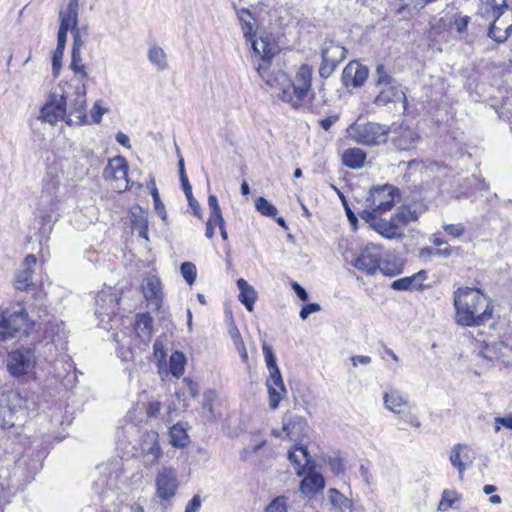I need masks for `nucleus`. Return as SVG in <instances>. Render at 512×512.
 Wrapping results in <instances>:
<instances>
[{
  "label": "nucleus",
  "mask_w": 512,
  "mask_h": 512,
  "mask_svg": "<svg viewBox=\"0 0 512 512\" xmlns=\"http://www.w3.org/2000/svg\"><path fill=\"white\" fill-rule=\"evenodd\" d=\"M78 24L75 25L73 28H70L69 31L73 34V47L72 51H80L82 52V49L85 45V40L81 37L80 31L78 29Z\"/></svg>",
  "instance_id": "obj_54"
},
{
  "label": "nucleus",
  "mask_w": 512,
  "mask_h": 512,
  "mask_svg": "<svg viewBox=\"0 0 512 512\" xmlns=\"http://www.w3.org/2000/svg\"><path fill=\"white\" fill-rule=\"evenodd\" d=\"M255 208L261 215L267 217H275L278 213L277 208L264 197H258L255 200Z\"/></svg>",
  "instance_id": "obj_41"
},
{
  "label": "nucleus",
  "mask_w": 512,
  "mask_h": 512,
  "mask_svg": "<svg viewBox=\"0 0 512 512\" xmlns=\"http://www.w3.org/2000/svg\"><path fill=\"white\" fill-rule=\"evenodd\" d=\"M119 305V297L116 292L108 290H102L96 297V310L95 315L99 320V325L102 328L109 330L111 326L110 322L113 317L116 316Z\"/></svg>",
  "instance_id": "obj_11"
},
{
  "label": "nucleus",
  "mask_w": 512,
  "mask_h": 512,
  "mask_svg": "<svg viewBox=\"0 0 512 512\" xmlns=\"http://www.w3.org/2000/svg\"><path fill=\"white\" fill-rule=\"evenodd\" d=\"M161 410V403L158 401L149 402L146 413L150 418H155Z\"/></svg>",
  "instance_id": "obj_61"
},
{
  "label": "nucleus",
  "mask_w": 512,
  "mask_h": 512,
  "mask_svg": "<svg viewBox=\"0 0 512 512\" xmlns=\"http://www.w3.org/2000/svg\"><path fill=\"white\" fill-rule=\"evenodd\" d=\"M460 500V497L452 490H444L442 493V498L438 504L439 511H446L448 508H451L453 504Z\"/></svg>",
  "instance_id": "obj_46"
},
{
  "label": "nucleus",
  "mask_w": 512,
  "mask_h": 512,
  "mask_svg": "<svg viewBox=\"0 0 512 512\" xmlns=\"http://www.w3.org/2000/svg\"><path fill=\"white\" fill-rule=\"evenodd\" d=\"M79 0H66V5L59 11V31L57 36V47L52 56V68L54 76H58L62 68V58L67 41V34L70 28L78 24Z\"/></svg>",
  "instance_id": "obj_3"
},
{
  "label": "nucleus",
  "mask_w": 512,
  "mask_h": 512,
  "mask_svg": "<svg viewBox=\"0 0 512 512\" xmlns=\"http://www.w3.org/2000/svg\"><path fill=\"white\" fill-rule=\"evenodd\" d=\"M169 437H170V444L173 447L183 448L189 442V437L186 432V429L180 423H177L170 428Z\"/></svg>",
  "instance_id": "obj_35"
},
{
  "label": "nucleus",
  "mask_w": 512,
  "mask_h": 512,
  "mask_svg": "<svg viewBox=\"0 0 512 512\" xmlns=\"http://www.w3.org/2000/svg\"><path fill=\"white\" fill-rule=\"evenodd\" d=\"M33 270L21 268L15 278V287L18 290H26L32 284Z\"/></svg>",
  "instance_id": "obj_42"
},
{
  "label": "nucleus",
  "mask_w": 512,
  "mask_h": 512,
  "mask_svg": "<svg viewBox=\"0 0 512 512\" xmlns=\"http://www.w3.org/2000/svg\"><path fill=\"white\" fill-rule=\"evenodd\" d=\"M383 275L395 276L402 272V267L396 262L380 261V267L378 268Z\"/></svg>",
  "instance_id": "obj_50"
},
{
  "label": "nucleus",
  "mask_w": 512,
  "mask_h": 512,
  "mask_svg": "<svg viewBox=\"0 0 512 512\" xmlns=\"http://www.w3.org/2000/svg\"><path fill=\"white\" fill-rule=\"evenodd\" d=\"M396 194L398 189L389 184L371 188L365 200V208L360 213L361 218L370 222L390 210L394 206Z\"/></svg>",
  "instance_id": "obj_4"
},
{
  "label": "nucleus",
  "mask_w": 512,
  "mask_h": 512,
  "mask_svg": "<svg viewBox=\"0 0 512 512\" xmlns=\"http://www.w3.org/2000/svg\"><path fill=\"white\" fill-rule=\"evenodd\" d=\"M481 3L478 7V14L486 20H491L492 18H500L506 10L509 9V6L506 3V0H502V3L497 4L495 0H480Z\"/></svg>",
  "instance_id": "obj_25"
},
{
  "label": "nucleus",
  "mask_w": 512,
  "mask_h": 512,
  "mask_svg": "<svg viewBox=\"0 0 512 512\" xmlns=\"http://www.w3.org/2000/svg\"><path fill=\"white\" fill-rule=\"evenodd\" d=\"M478 362L486 369L495 362L504 366H512V346L500 341L487 344L478 354Z\"/></svg>",
  "instance_id": "obj_9"
},
{
  "label": "nucleus",
  "mask_w": 512,
  "mask_h": 512,
  "mask_svg": "<svg viewBox=\"0 0 512 512\" xmlns=\"http://www.w3.org/2000/svg\"><path fill=\"white\" fill-rule=\"evenodd\" d=\"M253 63L263 81L276 96L293 108H299L312 87L313 68L303 64L297 70L294 80L282 70H270L272 58L279 53V46L269 36H262L252 43Z\"/></svg>",
  "instance_id": "obj_1"
},
{
  "label": "nucleus",
  "mask_w": 512,
  "mask_h": 512,
  "mask_svg": "<svg viewBox=\"0 0 512 512\" xmlns=\"http://www.w3.org/2000/svg\"><path fill=\"white\" fill-rule=\"evenodd\" d=\"M228 332H229L231 340L235 346V349L240 354V357L243 360H247V358H248L247 350L245 348V345L243 343V340L241 338L239 330L235 326L230 325L228 328Z\"/></svg>",
  "instance_id": "obj_40"
},
{
  "label": "nucleus",
  "mask_w": 512,
  "mask_h": 512,
  "mask_svg": "<svg viewBox=\"0 0 512 512\" xmlns=\"http://www.w3.org/2000/svg\"><path fill=\"white\" fill-rule=\"evenodd\" d=\"M292 289L294 290L295 294L299 297L300 300H302V301L308 300V298H309L308 293L300 284H298L297 282H293Z\"/></svg>",
  "instance_id": "obj_63"
},
{
  "label": "nucleus",
  "mask_w": 512,
  "mask_h": 512,
  "mask_svg": "<svg viewBox=\"0 0 512 512\" xmlns=\"http://www.w3.org/2000/svg\"><path fill=\"white\" fill-rule=\"evenodd\" d=\"M152 329V318L148 313L136 315L134 321V332L143 343L150 341Z\"/></svg>",
  "instance_id": "obj_27"
},
{
  "label": "nucleus",
  "mask_w": 512,
  "mask_h": 512,
  "mask_svg": "<svg viewBox=\"0 0 512 512\" xmlns=\"http://www.w3.org/2000/svg\"><path fill=\"white\" fill-rule=\"evenodd\" d=\"M449 460L452 466L457 469L460 479H463L464 471L472 464L468 445L458 443L453 446Z\"/></svg>",
  "instance_id": "obj_22"
},
{
  "label": "nucleus",
  "mask_w": 512,
  "mask_h": 512,
  "mask_svg": "<svg viewBox=\"0 0 512 512\" xmlns=\"http://www.w3.org/2000/svg\"><path fill=\"white\" fill-rule=\"evenodd\" d=\"M66 124L69 126H81L88 124L86 114V84L78 82L73 91H65Z\"/></svg>",
  "instance_id": "obj_7"
},
{
  "label": "nucleus",
  "mask_w": 512,
  "mask_h": 512,
  "mask_svg": "<svg viewBox=\"0 0 512 512\" xmlns=\"http://www.w3.org/2000/svg\"><path fill=\"white\" fill-rule=\"evenodd\" d=\"M153 353H154V357L158 360L159 363L165 362V360H166L165 347H164V344L162 343V341H160L159 339H157L154 342Z\"/></svg>",
  "instance_id": "obj_56"
},
{
  "label": "nucleus",
  "mask_w": 512,
  "mask_h": 512,
  "mask_svg": "<svg viewBox=\"0 0 512 512\" xmlns=\"http://www.w3.org/2000/svg\"><path fill=\"white\" fill-rule=\"evenodd\" d=\"M208 206L211 210L210 215H213V217H215V221L219 222L220 234L224 238V223L221 216V208L219 206L218 199L215 195L209 196Z\"/></svg>",
  "instance_id": "obj_43"
},
{
  "label": "nucleus",
  "mask_w": 512,
  "mask_h": 512,
  "mask_svg": "<svg viewBox=\"0 0 512 512\" xmlns=\"http://www.w3.org/2000/svg\"><path fill=\"white\" fill-rule=\"evenodd\" d=\"M264 512H287V498L285 496L276 497Z\"/></svg>",
  "instance_id": "obj_52"
},
{
  "label": "nucleus",
  "mask_w": 512,
  "mask_h": 512,
  "mask_svg": "<svg viewBox=\"0 0 512 512\" xmlns=\"http://www.w3.org/2000/svg\"><path fill=\"white\" fill-rule=\"evenodd\" d=\"M469 20L470 18L468 16L459 17L454 21L453 26L455 27L457 32L462 33L463 31L466 30L469 24Z\"/></svg>",
  "instance_id": "obj_62"
},
{
  "label": "nucleus",
  "mask_w": 512,
  "mask_h": 512,
  "mask_svg": "<svg viewBox=\"0 0 512 512\" xmlns=\"http://www.w3.org/2000/svg\"><path fill=\"white\" fill-rule=\"evenodd\" d=\"M368 75L369 70L366 66L356 61H351L342 72V81L346 87H360L365 83Z\"/></svg>",
  "instance_id": "obj_19"
},
{
  "label": "nucleus",
  "mask_w": 512,
  "mask_h": 512,
  "mask_svg": "<svg viewBox=\"0 0 512 512\" xmlns=\"http://www.w3.org/2000/svg\"><path fill=\"white\" fill-rule=\"evenodd\" d=\"M325 481L321 474L317 472L308 473L300 484V490L303 494L313 495L324 488Z\"/></svg>",
  "instance_id": "obj_30"
},
{
  "label": "nucleus",
  "mask_w": 512,
  "mask_h": 512,
  "mask_svg": "<svg viewBox=\"0 0 512 512\" xmlns=\"http://www.w3.org/2000/svg\"><path fill=\"white\" fill-rule=\"evenodd\" d=\"M402 103L403 110L407 108V98L399 86L392 84L381 87L374 103L378 106H387L392 103Z\"/></svg>",
  "instance_id": "obj_20"
},
{
  "label": "nucleus",
  "mask_w": 512,
  "mask_h": 512,
  "mask_svg": "<svg viewBox=\"0 0 512 512\" xmlns=\"http://www.w3.org/2000/svg\"><path fill=\"white\" fill-rule=\"evenodd\" d=\"M106 109L103 108L100 102H96L91 109V120L93 123H100L102 116L105 114Z\"/></svg>",
  "instance_id": "obj_57"
},
{
  "label": "nucleus",
  "mask_w": 512,
  "mask_h": 512,
  "mask_svg": "<svg viewBox=\"0 0 512 512\" xmlns=\"http://www.w3.org/2000/svg\"><path fill=\"white\" fill-rule=\"evenodd\" d=\"M105 179H111L119 183L118 188L125 190L128 187V163L122 156H116L108 161L104 169Z\"/></svg>",
  "instance_id": "obj_17"
},
{
  "label": "nucleus",
  "mask_w": 512,
  "mask_h": 512,
  "mask_svg": "<svg viewBox=\"0 0 512 512\" xmlns=\"http://www.w3.org/2000/svg\"><path fill=\"white\" fill-rule=\"evenodd\" d=\"M321 307L317 303H310L302 306L301 311L299 313L300 317L305 320L309 317L310 314L316 313L320 311Z\"/></svg>",
  "instance_id": "obj_58"
},
{
  "label": "nucleus",
  "mask_w": 512,
  "mask_h": 512,
  "mask_svg": "<svg viewBox=\"0 0 512 512\" xmlns=\"http://www.w3.org/2000/svg\"><path fill=\"white\" fill-rule=\"evenodd\" d=\"M366 153L360 148L346 149L342 154V162L351 169H359L364 166Z\"/></svg>",
  "instance_id": "obj_31"
},
{
  "label": "nucleus",
  "mask_w": 512,
  "mask_h": 512,
  "mask_svg": "<svg viewBox=\"0 0 512 512\" xmlns=\"http://www.w3.org/2000/svg\"><path fill=\"white\" fill-rule=\"evenodd\" d=\"M351 362H352V365L354 367L358 366L359 364L360 365H368L371 363V357L369 356H366V355H357V356H353L351 357Z\"/></svg>",
  "instance_id": "obj_64"
},
{
  "label": "nucleus",
  "mask_w": 512,
  "mask_h": 512,
  "mask_svg": "<svg viewBox=\"0 0 512 512\" xmlns=\"http://www.w3.org/2000/svg\"><path fill=\"white\" fill-rule=\"evenodd\" d=\"M383 403L387 410L397 414L406 408L409 404L408 399L398 390H391L385 392L383 395Z\"/></svg>",
  "instance_id": "obj_29"
},
{
  "label": "nucleus",
  "mask_w": 512,
  "mask_h": 512,
  "mask_svg": "<svg viewBox=\"0 0 512 512\" xmlns=\"http://www.w3.org/2000/svg\"><path fill=\"white\" fill-rule=\"evenodd\" d=\"M392 133L391 142L397 151H409L416 148L418 142L421 140L419 133L416 129L401 123L400 125H393L390 128Z\"/></svg>",
  "instance_id": "obj_13"
},
{
  "label": "nucleus",
  "mask_w": 512,
  "mask_h": 512,
  "mask_svg": "<svg viewBox=\"0 0 512 512\" xmlns=\"http://www.w3.org/2000/svg\"><path fill=\"white\" fill-rule=\"evenodd\" d=\"M426 279V272L420 271L412 276L397 279L392 282L391 288L397 291L420 290L422 282Z\"/></svg>",
  "instance_id": "obj_26"
},
{
  "label": "nucleus",
  "mask_w": 512,
  "mask_h": 512,
  "mask_svg": "<svg viewBox=\"0 0 512 512\" xmlns=\"http://www.w3.org/2000/svg\"><path fill=\"white\" fill-rule=\"evenodd\" d=\"M202 501L199 495H194L187 503L184 512H198L201 508Z\"/></svg>",
  "instance_id": "obj_60"
},
{
  "label": "nucleus",
  "mask_w": 512,
  "mask_h": 512,
  "mask_svg": "<svg viewBox=\"0 0 512 512\" xmlns=\"http://www.w3.org/2000/svg\"><path fill=\"white\" fill-rule=\"evenodd\" d=\"M148 59L158 70L164 71L168 69V60H167V54L158 45H152L150 46L148 50Z\"/></svg>",
  "instance_id": "obj_34"
},
{
  "label": "nucleus",
  "mask_w": 512,
  "mask_h": 512,
  "mask_svg": "<svg viewBox=\"0 0 512 512\" xmlns=\"http://www.w3.org/2000/svg\"><path fill=\"white\" fill-rule=\"evenodd\" d=\"M400 417V420H402L405 423H408L409 425L419 428L421 426V422L417 415L413 412L412 407L408 404L406 408H403L400 413H397Z\"/></svg>",
  "instance_id": "obj_47"
},
{
  "label": "nucleus",
  "mask_w": 512,
  "mask_h": 512,
  "mask_svg": "<svg viewBox=\"0 0 512 512\" xmlns=\"http://www.w3.org/2000/svg\"><path fill=\"white\" fill-rule=\"evenodd\" d=\"M140 449L146 465L156 464L163 454L159 444L158 433L156 431H148L144 433Z\"/></svg>",
  "instance_id": "obj_16"
},
{
  "label": "nucleus",
  "mask_w": 512,
  "mask_h": 512,
  "mask_svg": "<svg viewBox=\"0 0 512 512\" xmlns=\"http://www.w3.org/2000/svg\"><path fill=\"white\" fill-rule=\"evenodd\" d=\"M376 86L383 87L395 83L394 78L388 73L383 64H378L375 70Z\"/></svg>",
  "instance_id": "obj_45"
},
{
  "label": "nucleus",
  "mask_w": 512,
  "mask_h": 512,
  "mask_svg": "<svg viewBox=\"0 0 512 512\" xmlns=\"http://www.w3.org/2000/svg\"><path fill=\"white\" fill-rule=\"evenodd\" d=\"M329 494L330 502L333 506L342 511L351 508L352 502L337 490L330 489Z\"/></svg>",
  "instance_id": "obj_44"
},
{
  "label": "nucleus",
  "mask_w": 512,
  "mask_h": 512,
  "mask_svg": "<svg viewBox=\"0 0 512 512\" xmlns=\"http://www.w3.org/2000/svg\"><path fill=\"white\" fill-rule=\"evenodd\" d=\"M31 325L24 308L0 310V342L11 340L19 334H27Z\"/></svg>",
  "instance_id": "obj_6"
},
{
  "label": "nucleus",
  "mask_w": 512,
  "mask_h": 512,
  "mask_svg": "<svg viewBox=\"0 0 512 512\" xmlns=\"http://www.w3.org/2000/svg\"><path fill=\"white\" fill-rule=\"evenodd\" d=\"M142 291L148 305L154 310H159L163 302L160 279L154 275L146 277L142 283Z\"/></svg>",
  "instance_id": "obj_18"
},
{
  "label": "nucleus",
  "mask_w": 512,
  "mask_h": 512,
  "mask_svg": "<svg viewBox=\"0 0 512 512\" xmlns=\"http://www.w3.org/2000/svg\"><path fill=\"white\" fill-rule=\"evenodd\" d=\"M512 430V416L511 417H496L494 431L498 433L501 427Z\"/></svg>",
  "instance_id": "obj_59"
},
{
  "label": "nucleus",
  "mask_w": 512,
  "mask_h": 512,
  "mask_svg": "<svg viewBox=\"0 0 512 512\" xmlns=\"http://www.w3.org/2000/svg\"><path fill=\"white\" fill-rule=\"evenodd\" d=\"M186 365V357L180 351L171 354L169 360L170 372L174 377H181L184 374Z\"/></svg>",
  "instance_id": "obj_39"
},
{
  "label": "nucleus",
  "mask_w": 512,
  "mask_h": 512,
  "mask_svg": "<svg viewBox=\"0 0 512 512\" xmlns=\"http://www.w3.org/2000/svg\"><path fill=\"white\" fill-rule=\"evenodd\" d=\"M392 218L397 224L400 225V228L403 230V228L409 223L416 221L418 219V215L415 210H411L409 207L402 206L397 209Z\"/></svg>",
  "instance_id": "obj_38"
},
{
  "label": "nucleus",
  "mask_w": 512,
  "mask_h": 512,
  "mask_svg": "<svg viewBox=\"0 0 512 512\" xmlns=\"http://www.w3.org/2000/svg\"><path fill=\"white\" fill-rule=\"evenodd\" d=\"M70 69L74 73L76 83L84 82L88 78L87 67L83 63L82 52L72 51V59L70 63Z\"/></svg>",
  "instance_id": "obj_32"
},
{
  "label": "nucleus",
  "mask_w": 512,
  "mask_h": 512,
  "mask_svg": "<svg viewBox=\"0 0 512 512\" xmlns=\"http://www.w3.org/2000/svg\"><path fill=\"white\" fill-rule=\"evenodd\" d=\"M132 226L138 235L148 240V219L147 214L142 209L137 208V211L131 212Z\"/></svg>",
  "instance_id": "obj_33"
},
{
  "label": "nucleus",
  "mask_w": 512,
  "mask_h": 512,
  "mask_svg": "<svg viewBox=\"0 0 512 512\" xmlns=\"http://www.w3.org/2000/svg\"><path fill=\"white\" fill-rule=\"evenodd\" d=\"M371 227L374 231L382 235L384 238L387 239H398L402 238L404 236V233L402 229L400 228V225L397 224L393 218L391 217L390 220H384V219H371Z\"/></svg>",
  "instance_id": "obj_23"
},
{
  "label": "nucleus",
  "mask_w": 512,
  "mask_h": 512,
  "mask_svg": "<svg viewBox=\"0 0 512 512\" xmlns=\"http://www.w3.org/2000/svg\"><path fill=\"white\" fill-rule=\"evenodd\" d=\"M339 64L336 63V62H330V61H325L324 58H322V63L320 65V68H319V75L322 77V78H328L330 77L333 72L336 70L337 66Z\"/></svg>",
  "instance_id": "obj_53"
},
{
  "label": "nucleus",
  "mask_w": 512,
  "mask_h": 512,
  "mask_svg": "<svg viewBox=\"0 0 512 512\" xmlns=\"http://www.w3.org/2000/svg\"><path fill=\"white\" fill-rule=\"evenodd\" d=\"M455 323L461 327L481 326L492 318L493 305L490 297L477 288L459 287L453 293Z\"/></svg>",
  "instance_id": "obj_2"
},
{
  "label": "nucleus",
  "mask_w": 512,
  "mask_h": 512,
  "mask_svg": "<svg viewBox=\"0 0 512 512\" xmlns=\"http://www.w3.org/2000/svg\"><path fill=\"white\" fill-rule=\"evenodd\" d=\"M444 231L454 238H460L465 231L463 224H445L443 226Z\"/></svg>",
  "instance_id": "obj_55"
},
{
  "label": "nucleus",
  "mask_w": 512,
  "mask_h": 512,
  "mask_svg": "<svg viewBox=\"0 0 512 512\" xmlns=\"http://www.w3.org/2000/svg\"><path fill=\"white\" fill-rule=\"evenodd\" d=\"M25 407L26 399L19 392L10 390L1 395L0 409L4 415L8 413L12 418L17 413L22 412Z\"/></svg>",
  "instance_id": "obj_21"
},
{
  "label": "nucleus",
  "mask_w": 512,
  "mask_h": 512,
  "mask_svg": "<svg viewBox=\"0 0 512 512\" xmlns=\"http://www.w3.org/2000/svg\"><path fill=\"white\" fill-rule=\"evenodd\" d=\"M180 270H181V274H182L183 278L185 279V281L189 285H192L196 279V274H197L196 266L191 262H184L181 265Z\"/></svg>",
  "instance_id": "obj_51"
},
{
  "label": "nucleus",
  "mask_w": 512,
  "mask_h": 512,
  "mask_svg": "<svg viewBox=\"0 0 512 512\" xmlns=\"http://www.w3.org/2000/svg\"><path fill=\"white\" fill-rule=\"evenodd\" d=\"M156 494L162 500L172 498L178 489L176 470L172 467L163 466L157 473Z\"/></svg>",
  "instance_id": "obj_14"
},
{
  "label": "nucleus",
  "mask_w": 512,
  "mask_h": 512,
  "mask_svg": "<svg viewBox=\"0 0 512 512\" xmlns=\"http://www.w3.org/2000/svg\"><path fill=\"white\" fill-rule=\"evenodd\" d=\"M322 58L325 61H334L340 64L346 58V49L343 46L331 43L323 49Z\"/></svg>",
  "instance_id": "obj_37"
},
{
  "label": "nucleus",
  "mask_w": 512,
  "mask_h": 512,
  "mask_svg": "<svg viewBox=\"0 0 512 512\" xmlns=\"http://www.w3.org/2000/svg\"><path fill=\"white\" fill-rule=\"evenodd\" d=\"M382 247L375 243H367L353 259L352 264L367 275H374L380 267Z\"/></svg>",
  "instance_id": "obj_12"
},
{
  "label": "nucleus",
  "mask_w": 512,
  "mask_h": 512,
  "mask_svg": "<svg viewBox=\"0 0 512 512\" xmlns=\"http://www.w3.org/2000/svg\"><path fill=\"white\" fill-rule=\"evenodd\" d=\"M36 356L29 348L16 349L7 356V370L14 377L34 374Z\"/></svg>",
  "instance_id": "obj_10"
},
{
  "label": "nucleus",
  "mask_w": 512,
  "mask_h": 512,
  "mask_svg": "<svg viewBox=\"0 0 512 512\" xmlns=\"http://www.w3.org/2000/svg\"><path fill=\"white\" fill-rule=\"evenodd\" d=\"M152 184H153L152 198H153V201H154V209H155L156 213L160 216V218L163 221H166V219H167V212H166L165 206H164V204L162 203V201L160 199L158 189H157V187L155 185V181H152Z\"/></svg>",
  "instance_id": "obj_49"
},
{
  "label": "nucleus",
  "mask_w": 512,
  "mask_h": 512,
  "mask_svg": "<svg viewBox=\"0 0 512 512\" xmlns=\"http://www.w3.org/2000/svg\"><path fill=\"white\" fill-rule=\"evenodd\" d=\"M347 132L352 140L366 146H377L386 143L390 128L377 122L354 123Z\"/></svg>",
  "instance_id": "obj_8"
},
{
  "label": "nucleus",
  "mask_w": 512,
  "mask_h": 512,
  "mask_svg": "<svg viewBox=\"0 0 512 512\" xmlns=\"http://www.w3.org/2000/svg\"><path fill=\"white\" fill-rule=\"evenodd\" d=\"M39 118L51 125L57 124L60 120L66 122V102L64 94H50L48 102L40 110Z\"/></svg>",
  "instance_id": "obj_15"
},
{
  "label": "nucleus",
  "mask_w": 512,
  "mask_h": 512,
  "mask_svg": "<svg viewBox=\"0 0 512 512\" xmlns=\"http://www.w3.org/2000/svg\"><path fill=\"white\" fill-rule=\"evenodd\" d=\"M237 287L239 289V301L249 312H252L258 297L256 290L243 278L237 280Z\"/></svg>",
  "instance_id": "obj_28"
},
{
  "label": "nucleus",
  "mask_w": 512,
  "mask_h": 512,
  "mask_svg": "<svg viewBox=\"0 0 512 512\" xmlns=\"http://www.w3.org/2000/svg\"><path fill=\"white\" fill-rule=\"evenodd\" d=\"M266 441L262 439L259 435L255 436V439H252L251 442L243 449L242 457L244 459H248L253 454H255L260 448L265 445Z\"/></svg>",
  "instance_id": "obj_48"
},
{
  "label": "nucleus",
  "mask_w": 512,
  "mask_h": 512,
  "mask_svg": "<svg viewBox=\"0 0 512 512\" xmlns=\"http://www.w3.org/2000/svg\"><path fill=\"white\" fill-rule=\"evenodd\" d=\"M237 16H238V19H239V21L241 23V27H242V31H243L244 37L248 41H250L251 44L253 43V41H255L256 39H258V38H260L262 36H269V37H271L274 40V38L272 37L271 34H268V33H265V32H260L258 34L253 33L254 26H255V19L252 16V14L250 13L249 10H247V9L238 10L237 11Z\"/></svg>",
  "instance_id": "obj_24"
},
{
  "label": "nucleus",
  "mask_w": 512,
  "mask_h": 512,
  "mask_svg": "<svg viewBox=\"0 0 512 512\" xmlns=\"http://www.w3.org/2000/svg\"><path fill=\"white\" fill-rule=\"evenodd\" d=\"M288 458L293 464H295L298 475L301 474V468L310 462L307 448L304 446H296L289 452Z\"/></svg>",
  "instance_id": "obj_36"
},
{
  "label": "nucleus",
  "mask_w": 512,
  "mask_h": 512,
  "mask_svg": "<svg viewBox=\"0 0 512 512\" xmlns=\"http://www.w3.org/2000/svg\"><path fill=\"white\" fill-rule=\"evenodd\" d=\"M262 350L269 371V377L266 381L269 394V406L274 410L285 397L286 389L272 347L267 342H263Z\"/></svg>",
  "instance_id": "obj_5"
}]
</instances>
